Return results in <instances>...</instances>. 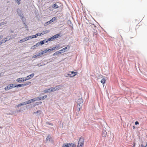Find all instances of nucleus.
I'll use <instances>...</instances> for the list:
<instances>
[{"label": "nucleus", "mask_w": 147, "mask_h": 147, "mask_svg": "<svg viewBox=\"0 0 147 147\" xmlns=\"http://www.w3.org/2000/svg\"><path fill=\"white\" fill-rule=\"evenodd\" d=\"M27 104L26 101L25 102H23L22 103L19 104L18 105H17L15 107L16 108V107H20L23 106L24 105H25Z\"/></svg>", "instance_id": "8"}, {"label": "nucleus", "mask_w": 147, "mask_h": 147, "mask_svg": "<svg viewBox=\"0 0 147 147\" xmlns=\"http://www.w3.org/2000/svg\"><path fill=\"white\" fill-rule=\"evenodd\" d=\"M13 30H11V33H13Z\"/></svg>", "instance_id": "59"}, {"label": "nucleus", "mask_w": 147, "mask_h": 147, "mask_svg": "<svg viewBox=\"0 0 147 147\" xmlns=\"http://www.w3.org/2000/svg\"><path fill=\"white\" fill-rule=\"evenodd\" d=\"M60 47V46L59 45H57L55 47L52 48L53 50H55V49H58Z\"/></svg>", "instance_id": "26"}, {"label": "nucleus", "mask_w": 147, "mask_h": 147, "mask_svg": "<svg viewBox=\"0 0 147 147\" xmlns=\"http://www.w3.org/2000/svg\"><path fill=\"white\" fill-rule=\"evenodd\" d=\"M16 2H17L18 5L20 4V0H15Z\"/></svg>", "instance_id": "40"}, {"label": "nucleus", "mask_w": 147, "mask_h": 147, "mask_svg": "<svg viewBox=\"0 0 147 147\" xmlns=\"http://www.w3.org/2000/svg\"><path fill=\"white\" fill-rule=\"evenodd\" d=\"M106 80L105 78H103L101 80L100 82L103 84H104Z\"/></svg>", "instance_id": "29"}, {"label": "nucleus", "mask_w": 147, "mask_h": 147, "mask_svg": "<svg viewBox=\"0 0 147 147\" xmlns=\"http://www.w3.org/2000/svg\"><path fill=\"white\" fill-rule=\"evenodd\" d=\"M54 40H55L54 37H53V36L49 38H48V40H49V41H53Z\"/></svg>", "instance_id": "30"}, {"label": "nucleus", "mask_w": 147, "mask_h": 147, "mask_svg": "<svg viewBox=\"0 0 147 147\" xmlns=\"http://www.w3.org/2000/svg\"><path fill=\"white\" fill-rule=\"evenodd\" d=\"M2 42L0 41V45H1L3 42H4L3 40H2Z\"/></svg>", "instance_id": "54"}, {"label": "nucleus", "mask_w": 147, "mask_h": 147, "mask_svg": "<svg viewBox=\"0 0 147 147\" xmlns=\"http://www.w3.org/2000/svg\"><path fill=\"white\" fill-rule=\"evenodd\" d=\"M70 46L69 45H67L66 47L62 49L61 50V51L62 53L65 52L66 51H68L70 49Z\"/></svg>", "instance_id": "6"}, {"label": "nucleus", "mask_w": 147, "mask_h": 147, "mask_svg": "<svg viewBox=\"0 0 147 147\" xmlns=\"http://www.w3.org/2000/svg\"><path fill=\"white\" fill-rule=\"evenodd\" d=\"M39 42L41 45H42L45 43L43 40L40 41Z\"/></svg>", "instance_id": "42"}, {"label": "nucleus", "mask_w": 147, "mask_h": 147, "mask_svg": "<svg viewBox=\"0 0 147 147\" xmlns=\"http://www.w3.org/2000/svg\"><path fill=\"white\" fill-rule=\"evenodd\" d=\"M139 122L138 121H136L135 122V124L136 125H138L139 124Z\"/></svg>", "instance_id": "49"}, {"label": "nucleus", "mask_w": 147, "mask_h": 147, "mask_svg": "<svg viewBox=\"0 0 147 147\" xmlns=\"http://www.w3.org/2000/svg\"><path fill=\"white\" fill-rule=\"evenodd\" d=\"M84 138L83 137H80L78 142L77 147H83L84 146Z\"/></svg>", "instance_id": "1"}, {"label": "nucleus", "mask_w": 147, "mask_h": 147, "mask_svg": "<svg viewBox=\"0 0 147 147\" xmlns=\"http://www.w3.org/2000/svg\"><path fill=\"white\" fill-rule=\"evenodd\" d=\"M46 141H48L49 140V141H50L51 140V136L50 134H48V135L47 136L46 139Z\"/></svg>", "instance_id": "24"}, {"label": "nucleus", "mask_w": 147, "mask_h": 147, "mask_svg": "<svg viewBox=\"0 0 147 147\" xmlns=\"http://www.w3.org/2000/svg\"><path fill=\"white\" fill-rule=\"evenodd\" d=\"M14 84H15V83ZM16 84L13 85V88H16V87L17 88L16 84Z\"/></svg>", "instance_id": "52"}, {"label": "nucleus", "mask_w": 147, "mask_h": 147, "mask_svg": "<svg viewBox=\"0 0 147 147\" xmlns=\"http://www.w3.org/2000/svg\"><path fill=\"white\" fill-rule=\"evenodd\" d=\"M43 34V33H37L35 35H33L34 38H36L37 36H40L41 35H42Z\"/></svg>", "instance_id": "17"}, {"label": "nucleus", "mask_w": 147, "mask_h": 147, "mask_svg": "<svg viewBox=\"0 0 147 147\" xmlns=\"http://www.w3.org/2000/svg\"><path fill=\"white\" fill-rule=\"evenodd\" d=\"M17 88H18L20 87H24L23 84H16Z\"/></svg>", "instance_id": "38"}, {"label": "nucleus", "mask_w": 147, "mask_h": 147, "mask_svg": "<svg viewBox=\"0 0 147 147\" xmlns=\"http://www.w3.org/2000/svg\"><path fill=\"white\" fill-rule=\"evenodd\" d=\"M71 74H70V72H69V73L67 74H66L65 75V77H69V76L71 77Z\"/></svg>", "instance_id": "35"}, {"label": "nucleus", "mask_w": 147, "mask_h": 147, "mask_svg": "<svg viewBox=\"0 0 147 147\" xmlns=\"http://www.w3.org/2000/svg\"><path fill=\"white\" fill-rule=\"evenodd\" d=\"M7 23V21H5L4 22H3L1 23H0V26L3 25L5 24H6Z\"/></svg>", "instance_id": "37"}, {"label": "nucleus", "mask_w": 147, "mask_h": 147, "mask_svg": "<svg viewBox=\"0 0 147 147\" xmlns=\"http://www.w3.org/2000/svg\"><path fill=\"white\" fill-rule=\"evenodd\" d=\"M51 22V20L48 21L47 22L45 23V25L46 26L49 25V24H50Z\"/></svg>", "instance_id": "36"}, {"label": "nucleus", "mask_w": 147, "mask_h": 147, "mask_svg": "<svg viewBox=\"0 0 147 147\" xmlns=\"http://www.w3.org/2000/svg\"><path fill=\"white\" fill-rule=\"evenodd\" d=\"M52 7L53 9H56L57 8H58L59 7L57 5V4L56 3H55L52 5Z\"/></svg>", "instance_id": "19"}, {"label": "nucleus", "mask_w": 147, "mask_h": 147, "mask_svg": "<svg viewBox=\"0 0 147 147\" xmlns=\"http://www.w3.org/2000/svg\"><path fill=\"white\" fill-rule=\"evenodd\" d=\"M47 97V95H45L44 96H39L37 97H36V101L37 100H43L44 99L46 98Z\"/></svg>", "instance_id": "5"}, {"label": "nucleus", "mask_w": 147, "mask_h": 147, "mask_svg": "<svg viewBox=\"0 0 147 147\" xmlns=\"http://www.w3.org/2000/svg\"><path fill=\"white\" fill-rule=\"evenodd\" d=\"M31 83V82H26L25 84H23V86H27L30 84Z\"/></svg>", "instance_id": "25"}, {"label": "nucleus", "mask_w": 147, "mask_h": 147, "mask_svg": "<svg viewBox=\"0 0 147 147\" xmlns=\"http://www.w3.org/2000/svg\"><path fill=\"white\" fill-rule=\"evenodd\" d=\"M40 42H38V43H37L36 45V46H37V47H38V46L40 45Z\"/></svg>", "instance_id": "46"}, {"label": "nucleus", "mask_w": 147, "mask_h": 147, "mask_svg": "<svg viewBox=\"0 0 147 147\" xmlns=\"http://www.w3.org/2000/svg\"><path fill=\"white\" fill-rule=\"evenodd\" d=\"M76 146L74 143H65L63 144L62 147H76Z\"/></svg>", "instance_id": "2"}, {"label": "nucleus", "mask_w": 147, "mask_h": 147, "mask_svg": "<svg viewBox=\"0 0 147 147\" xmlns=\"http://www.w3.org/2000/svg\"><path fill=\"white\" fill-rule=\"evenodd\" d=\"M15 84H11L8 85L5 88V90H8L9 89H11L13 88V85Z\"/></svg>", "instance_id": "4"}, {"label": "nucleus", "mask_w": 147, "mask_h": 147, "mask_svg": "<svg viewBox=\"0 0 147 147\" xmlns=\"http://www.w3.org/2000/svg\"><path fill=\"white\" fill-rule=\"evenodd\" d=\"M27 40V39H26V37L24 38L23 39L20 40L19 41V42L20 43H21L22 42H23L25 41H26Z\"/></svg>", "instance_id": "21"}, {"label": "nucleus", "mask_w": 147, "mask_h": 147, "mask_svg": "<svg viewBox=\"0 0 147 147\" xmlns=\"http://www.w3.org/2000/svg\"><path fill=\"white\" fill-rule=\"evenodd\" d=\"M107 132L106 131V130L103 129L102 133V136L103 137H106L107 135Z\"/></svg>", "instance_id": "15"}, {"label": "nucleus", "mask_w": 147, "mask_h": 147, "mask_svg": "<svg viewBox=\"0 0 147 147\" xmlns=\"http://www.w3.org/2000/svg\"><path fill=\"white\" fill-rule=\"evenodd\" d=\"M26 80V79L25 78H19L16 80V81L19 83H21L22 82H24Z\"/></svg>", "instance_id": "7"}, {"label": "nucleus", "mask_w": 147, "mask_h": 147, "mask_svg": "<svg viewBox=\"0 0 147 147\" xmlns=\"http://www.w3.org/2000/svg\"><path fill=\"white\" fill-rule=\"evenodd\" d=\"M45 64L43 62H41L39 63H38L37 64L36 66L38 67H41L42 66L45 65Z\"/></svg>", "instance_id": "22"}, {"label": "nucleus", "mask_w": 147, "mask_h": 147, "mask_svg": "<svg viewBox=\"0 0 147 147\" xmlns=\"http://www.w3.org/2000/svg\"><path fill=\"white\" fill-rule=\"evenodd\" d=\"M41 56L40 54V53H37V54H36V55H33L32 57V58H36L37 57L39 56Z\"/></svg>", "instance_id": "28"}, {"label": "nucleus", "mask_w": 147, "mask_h": 147, "mask_svg": "<svg viewBox=\"0 0 147 147\" xmlns=\"http://www.w3.org/2000/svg\"><path fill=\"white\" fill-rule=\"evenodd\" d=\"M26 39H27V40H29V39H31L32 38H34V37H33V35H32V36H28L27 37H26Z\"/></svg>", "instance_id": "34"}, {"label": "nucleus", "mask_w": 147, "mask_h": 147, "mask_svg": "<svg viewBox=\"0 0 147 147\" xmlns=\"http://www.w3.org/2000/svg\"><path fill=\"white\" fill-rule=\"evenodd\" d=\"M51 90L52 92H54L57 90L55 87H51Z\"/></svg>", "instance_id": "32"}, {"label": "nucleus", "mask_w": 147, "mask_h": 147, "mask_svg": "<svg viewBox=\"0 0 147 147\" xmlns=\"http://www.w3.org/2000/svg\"><path fill=\"white\" fill-rule=\"evenodd\" d=\"M41 111H38L36 112H34V113L36 115H39L41 113Z\"/></svg>", "instance_id": "27"}, {"label": "nucleus", "mask_w": 147, "mask_h": 147, "mask_svg": "<svg viewBox=\"0 0 147 147\" xmlns=\"http://www.w3.org/2000/svg\"><path fill=\"white\" fill-rule=\"evenodd\" d=\"M4 74L3 73H0V77H2L3 76V75Z\"/></svg>", "instance_id": "48"}, {"label": "nucleus", "mask_w": 147, "mask_h": 147, "mask_svg": "<svg viewBox=\"0 0 147 147\" xmlns=\"http://www.w3.org/2000/svg\"><path fill=\"white\" fill-rule=\"evenodd\" d=\"M37 47V46H36V45H34L31 47V49H34Z\"/></svg>", "instance_id": "43"}, {"label": "nucleus", "mask_w": 147, "mask_h": 147, "mask_svg": "<svg viewBox=\"0 0 147 147\" xmlns=\"http://www.w3.org/2000/svg\"><path fill=\"white\" fill-rule=\"evenodd\" d=\"M49 32V30H46V31L42 32V33H43V34H44L45 33H46Z\"/></svg>", "instance_id": "41"}, {"label": "nucleus", "mask_w": 147, "mask_h": 147, "mask_svg": "<svg viewBox=\"0 0 147 147\" xmlns=\"http://www.w3.org/2000/svg\"><path fill=\"white\" fill-rule=\"evenodd\" d=\"M55 87H56V90H59L60 89H61V85H59Z\"/></svg>", "instance_id": "33"}, {"label": "nucleus", "mask_w": 147, "mask_h": 147, "mask_svg": "<svg viewBox=\"0 0 147 147\" xmlns=\"http://www.w3.org/2000/svg\"><path fill=\"white\" fill-rule=\"evenodd\" d=\"M82 104L78 105L77 104V108L76 109V110L78 112H79L81 108H82Z\"/></svg>", "instance_id": "13"}, {"label": "nucleus", "mask_w": 147, "mask_h": 147, "mask_svg": "<svg viewBox=\"0 0 147 147\" xmlns=\"http://www.w3.org/2000/svg\"><path fill=\"white\" fill-rule=\"evenodd\" d=\"M61 34L60 33H59L58 34L55 35L53 36L54 37V39H55L56 38H58L59 37H61Z\"/></svg>", "instance_id": "14"}, {"label": "nucleus", "mask_w": 147, "mask_h": 147, "mask_svg": "<svg viewBox=\"0 0 147 147\" xmlns=\"http://www.w3.org/2000/svg\"><path fill=\"white\" fill-rule=\"evenodd\" d=\"M144 147V146L143 145H141V147Z\"/></svg>", "instance_id": "58"}, {"label": "nucleus", "mask_w": 147, "mask_h": 147, "mask_svg": "<svg viewBox=\"0 0 147 147\" xmlns=\"http://www.w3.org/2000/svg\"><path fill=\"white\" fill-rule=\"evenodd\" d=\"M51 88H49L48 89H47L45 90L44 91V92L45 93H48V92H51Z\"/></svg>", "instance_id": "20"}, {"label": "nucleus", "mask_w": 147, "mask_h": 147, "mask_svg": "<svg viewBox=\"0 0 147 147\" xmlns=\"http://www.w3.org/2000/svg\"><path fill=\"white\" fill-rule=\"evenodd\" d=\"M42 102H36V105H38L39 104H40Z\"/></svg>", "instance_id": "50"}, {"label": "nucleus", "mask_w": 147, "mask_h": 147, "mask_svg": "<svg viewBox=\"0 0 147 147\" xmlns=\"http://www.w3.org/2000/svg\"><path fill=\"white\" fill-rule=\"evenodd\" d=\"M135 128H136V127L135 126H134L133 127V129H135Z\"/></svg>", "instance_id": "57"}, {"label": "nucleus", "mask_w": 147, "mask_h": 147, "mask_svg": "<svg viewBox=\"0 0 147 147\" xmlns=\"http://www.w3.org/2000/svg\"><path fill=\"white\" fill-rule=\"evenodd\" d=\"M43 40L45 43L47 42H48V41H49V40H48V38L46 39Z\"/></svg>", "instance_id": "39"}, {"label": "nucleus", "mask_w": 147, "mask_h": 147, "mask_svg": "<svg viewBox=\"0 0 147 147\" xmlns=\"http://www.w3.org/2000/svg\"><path fill=\"white\" fill-rule=\"evenodd\" d=\"M48 124L50 125H53V124H52V123H48Z\"/></svg>", "instance_id": "56"}, {"label": "nucleus", "mask_w": 147, "mask_h": 147, "mask_svg": "<svg viewBox=\"0 0 147 147\" xmlns=\"http://www.w3.org/2000/svg\"><path fill=\"white\" fill-rule=\"evenodd\" d=\"M83 102V100L82 99V98H79L77 100V103L78 105L82 104V103Z\"/></svg>", "instance_id": "10"}, {"label": "nucleus", "mask_w": 147, "mask_h": 147, "mask_svg": "<svg viewBox=\"0 0 147 147\" xmlns=\"http://www.w3.org/2000/svg\"><path fill=\"white\" fill-rule=\"evenodd\" d=\"M57 17H53L50 20L51 21V22H53L55 21V20H57Z\"/></svg>", "instance_id": "31"}, {"label": "nucleus", "mask_w": 147, "mask_h": 147, "mask_svg": "<svg viewBox=\"0 0 147 147\" xmlns=\"http://www.w3.org/2000/svg\"><path fill=\"white\" fill-rule=\"evenodd\" d=\"M62 51H61V50L58 51H57L56 52H55V53H54L53 54V56H55L56 55H58L59 54H61V53H62Z\"/></svg>", "instance_id": "18"}, {"label": "nucleus", "mask_w": 147, "mask_h": 147, "mask_svg": "<svg viewBox=\"0 0 147 147\" xmlns=\"http://www.w3.org/2000/svg\"><path fill=\"white\" fill-rule=\"evenodd\" d=\"M16 113V111L14 110L13 111H10V112L8 114L9 115H13L15 114Z\"/></svg>", "instance_id": "23"}, {"label": "nucleus", "mask_w": 147, "mask_h": 147, "mask_svg": "<svg viewBox=\"0 0 147 147\" xmlns=\"http://www.w3.org/2000/svg\"><path fill=\"white\" fill-rule=\"evenodd\" d=\"M34 75V74L32 73L30 74V75L27 76L25 78L26 79V80H29V79H31L32 78H33Z\"/></svg>", "instance_id": "9"}, {"label": "nucleus", "mask_w": 147, "mask_h": 147, "mask_svg": "<svg viewBox=\"0 0 147 147\" xmlns=\"http://www.w3.org/2000/svg\"><path fill=\"white\" fill-rule=\"evenodd\" d=\"M16 111V112H17V113H19V112H20L21 111V110H17Z\"/></svg>", "instance_id": "53"}, {"label": "nucleus", "mask_w": 147, "mask_h": 147, "mask_svg": "<svg viewBox=\"0 0 147 147\" xmlns=\"http://www.w3.org/2000/svg\"><path fill=\"white\" fill-rule=\"evenodd\" d=\"M36 98H34L31 99L30 100H29L26 101L27 104H28L36 101Z\"/></svg>", "instance_id": "11"}, {"label": "nucleus", "mask_w": 147, "mask_h": 147, "mask_svg": "<svg viewBox=\"0 0 147 147\" xmlns=\"http://www.w3.org/2000/svg\"><path fill=\"white\" fill-rule=\"evenodd\" d=\"M144 147H147V144H146L145 146Z\"/></svg>", "instance_id": "60"}, {"label": "nucleus", "mask_w": 147, "mask_h": 147, "mask_svg": "<svg viewBox=\"0 0 147 147\" xmlns=\"http://www.w3.org/2000/svg\"><path fill=\"white\" fill-rule=\"evenodd\" d=\"M3 37V36L2 35H0V40Z\"/></svg>", "instance_id": "55"}, {"label": "nucleus", "mask_w": 147, "mask_h": 147, "mask_svg": "<svg viewBox=\"0 0 147 147\" xmlns=\"http://www.w3.org/2000/svg\"><path fill=\"white\" fill-rule=\"evenodd\" d=\"M11 38V36H8L6 38H5L3 40L4 42H5L6 41H7Z\"/></svg>", "instance_id": "16"}, {"label": "nucleus", "mask_w": 147, "mask_h": 147, "mask_svg": "<svg viewBox=\"0 0 147 147\" xmlns=\"http://www.w3.org/2000/svg\"><path fill=\"white\" fill-rule=\"evenodd\" d=\"M16 11L18 14L19 15L20 17H22L21 19L23 20L24 19V16H23V14L21 10L19 8H18L17 9Z\"/></svg>", "instance_id": "3"}, {"label": "nucleus", "mask_w": 147, "mask_h": 147, "mask_svg": "<svg viewBox=\"0 0 147 147\" xmlns=\"http://www.w3.org/2000/svg\"><path fill=\"white\" fill-rule=\"evenodd\" d=\"M70 72L71 78L75 76L77 74V72L74 71H70Z\"/></svg>", "instance_id": "12"}, {"label": "nucleus", "mask_w": 147, "mask_h": 147, "mask_svg": "<svg viewBox=\"0 0 147 147\" xmlns=\"http://www.w3.org/2000/svg\"><path fill=\"white\" fill-rule=\"evenodd\" d=\"M97 31L96 30H94V35H96V34H97Z\"/></svg>", "instance_id": "44"}, {"label": "nucleus", "mask_w": 147, "mask_h": 147, "mask_svg": "<svg viewBox=\"0 0 147 147\" xmlns=\"http://www.w3.org/2000/svg\"><path fill=\"white\" fill-rule=\"evenodd\" d=\"M43 51L45 53H46L48 52L47 49L44 50V51Z\"/></svg>", "instance_id": "51"}, {"label": "nucleus", "mask_w": 147, "mask_h": 147, "mask_svg": "<svg viewBox=\"0 0 147 147\" xmlns=\"http://www.w3.org/2000/svg\"><path fill=\"white\" fill-rule=\"evenodd\" d=\"M47 49V51L48 52H49V51H50H50H53L52 48H51V49Z\"/></svg>", "instance_id": "45"}, {"label": "nucleus", "mask_w": 147, "mask_h": 147, "mask_svg": "<svg viewBox=\"0 0 147 147\" xmlns=\"http://www.w3.org/2000/svg\"><path fill=\"white\" fill-rule=\"evenodd\" d=\"M40 53V55H42L44 54H45L44 53V52L43 51L39 53Z\"/></svg>", "instance_id": "47"}]
</instances>
